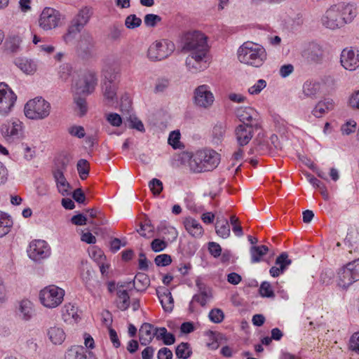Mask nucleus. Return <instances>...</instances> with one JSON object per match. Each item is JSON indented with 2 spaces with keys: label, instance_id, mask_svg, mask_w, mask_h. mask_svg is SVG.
<instances>
[{
  "label": "nucleus",
  "instance_id": "obj_52",
  "mask_svg": "<svg viewBox=\"0 0 359 359\" xmlns=\"http://www.w3.org/2000/svg\"><path fill=\"white\" fill-rule=\"evenodd\" d=\"M168 143L174 149L181 147L180 133L178 130L172 131L168 137Z\"/></svg>",
  "mask_w": 359,
  "mask_h": 359
},
{
  "label": "nucleus",
  "instance_id": "obj_4",
  "mask_svg": "<svg viewBox=\"0 0 359 359\" xmlns=\"http://www.w3.org/2000/svg\"><path fill=\"white\" fill-rule=\"evenodd\" d=\"M237 55L241 62L259 67L264 64L267 55L262 46L252 41H247L239 47Z\"/></svg>",
  "mask_w": 359,
  "mask_h": 359
},
{
  "label": "nucleus",
  "instance_id": "obj_17",
  "mask_svg": "<svg viewBox=\"0 0 359 359\" xmlns=\"http://www.w3.org/2000/svg\"><path fill=\"white\" fill-rule=\"evenodd\" d=\"M302 55L307 61L319 64L324 59L325 52L323 46L313 42L305 48Z\"/></svg>",
  "mask_w": 359,
  "mask_h": 359
},
{
  "label": "nucleus",
  "instance_id": "obj_29",
  "mask_svg": "<svg viewBox=\"0 0 359 359\" xmlns=\"http://www.w3.org/2000/svg\"><path fill=\"white\" fill-rule=\"evenodd\" d=\"M15 65L26 74H34L37 69V65L33 60L28 58H18Z\"/></svg>",
  "mask_w": 359,
  "mask_h": 359
},
{
  "label": "nucleus",
  "instance_id": "obj_38",
  "mask_svg": "<svg viewBox=\"0 0 359 359\" xmlns=\"http://www.w3.org/2000/svg\"><path fill=\"white\" fill-rule=\"evenodd\" d=\"M158 231L165 236V238L170 241H175L178 236L176 229L166 223H161L158 227Z\"/></svg>",
  "mask_w": 359,
  "mask_h": 359
},
{
  "label": "nucleus",
  "instance_id": "obj_46",
  "mask_svg": "<svg viewBox=\"0 0 359 359\" xmlns=\"http://www.w3.org/2000/svg\"><path fill=\"white\" fill-rule=\"evenodd\" d=\"M154 229V228L150 222L145 220L140 224V228L137 229V231L141 236L149 238L153 236Z\"/></svg>",
  "mask_w": 359,
  "mask_h": 359
},
{
  "label": "nucleus",
  "instance_id": "obj_60",
  "mask_svg": "<svg viewBox=\"0 0 359 359\" xmlns=\"http://www.w3.org/2000/svg\"><path fill=\"white\" fill-rule=\"evenodd\" d=\"M21 39L18 36H14L9 39L8 42V48L13 53L18 50Z\"/></svg>",
  "mask_w": 359,
  "mask_h": 359
},
{
  "label": "nucleus",
  "instance_id": "obj_1",
  "mask_svg": "<svg viewBox=\"0 0 359 359\" xmlns=\"http://www.w3.org/2000/svg\"><path fill=\"white\" fill-rule=\"evenodd\" d=\"M183 49L189 53L185 60L189 72L197 74L209 67V48L204 34L198 31L187 33L184 36Z\"/></svg>",
  "mask_w": 359,
  "mask_h": 359
},
{
  "label": "nucleus",
  "instance_id": "obj_23",
  "mask_svg": "<svg viewBox=\"0 0 359 359\" xmlns=\"http://www.w3.org/2000/svg\"><path fill=\"white\" fill-rule=\"evenodd\" d=\"M46 335L54 345L62 344L66 339V333L63 327L57 325L49 327L46 330Z\"/></svg>",
  "mask_w": 359,
  "mask_h": 359
},
{
  "label": "nucleus",
  "instance_id": "obj_34",
  "mask_svg": "<svg viewBox=\"0 0 359 359\" xmlns=\"http://www.w3.org/2000/svg\"><path fill=\"white\" fill-rule=\"evenodd\" d=\"M102 90L103 95L108 103H114L117 100L116 86L115 84L104 82Z\"/></svg>",
  "mask_w": 359,
  "mask_h": 359
},
{
  "label": "nucleus",
  "instance_id": "obj_55",
  "mask_svg": "<svg viewBox=\"0 0 359 359\" xmlns=\"http://www.w3.org/2000/svg\"><path fill=\"white\" fill-rule=\"evenodd\" d=\"M149 187L154 195H158L163 190V183L160 180L154 178L149 182Z\"/></svg>",
  "mask_w": 359,
  "mask_h": 359
},
{
  "label": "nucleus",
  "instance_id": "obj_37",
  "mask_svg": "<svg viewBox=\"0 0 359 359\" xmlns=\"http://www.w3.org/2000/svg\"><path fill=\"white\" fill-rule=\"evenodd\" d=\"M269 251L267 246L264 245L251 247L250 252L251 255V262L257 263L262 260V257Z\"/></svg>",
  "mask_w": 359,
  "mask_h": 359
},
{
  "label": "nucleus",
  "instance_id": "obj_10",
  "mask_svg": "<svg viewBox=\"0 0 359 359\" xmlns=\"http://www.w3.org/2000/svg\"><path fill=\"white\" fill-rule=\"evenodd\" d=\"M175 50V45L168 40L156 41L148 48L147 57L150 60L158 61L168 57Z\"/></svg>",
  "mask_w": 359,
  "mask_h": 359
},
{
  "label": "nucleus",
  "instance_id": "obj_43",
  "mask_svg": "<svg viewBox=\"0 0 359 359\" xmlns=\"http://www.w3.org/2000/svg\"><path fill=\"white\" fill-rule=\"evenodd\" d=\"M81 31V30L80 29L70 23L67 32L62 36L63 41L66 44L72 43Z\"/></svg>",
  "mask_w": 359,
  "mask_h": 359
},
{
  "label": "nucleus",
  "instance_id": "obj_20",
  "mask_svg": "<svg viewBox=\"0 0 359 359\" xmlns=\"http://www.w3.org/2000/svg\"><path fill=\"white\" fill-rule=\"evenodd\" d=\"M334 106L335 103L332 99L325 97L318 102L312 109L311 114L316 118H321L333 110Z\"/></svg>",
  "mask_w": 359,
  "mask_h": 359
},
{
  "label": "nucleus",
  "instance_id": "obj_54",
  "mask_svg": "<svg viewBox=\"0 0 359 359\" xmlns=\"http://www.w3.org/2000/svg\"><path fill=\"white\" fill-rule=\"evenodd\" d=\"M320 278L323 283L329 285L332 283L334 278V273L332 269H327L322 271Z\"/></svg>",
  "mask_w": 359,
  "mask_h": 359
},
{
  "label": "nucleus",
  "instance_id": "obj_3",
  "mask_svg": "<svg viewBox=\"0 0 359 359\" xmlns=\"http://www.w3.org/2000/svg\"><path fill=\"white\" fill-rule=\"evenodd\" d=\"M177 161L181 164L188 163L191 172L199 173L212 170L219 161V154L212 149L198 150L194 154L182 152L179 154Z\"/></svg>",
  "mask_w": 359,
  "mask_h": 359
},
{
  "label": "nucleus",
  "instance_id": "obj_39",
  "mask_svg": "<svg viewBox=\"0 0 359 359\" xmlns=\"http://www.w3.org/2000/svg\"><path fill=\"white\" fill-rule=\"evenodd\" d=\"M13 225L11 217L6 213L0 211V237L6 236Z\"/></svg>",
  "mask_w": 359,
  "mask_h": 359
},
{
  "label": "nucleus",
  "instance_id": "obj_59",
  "mask_svg": "<svg viewBox=\"0 0 359 359\" xmlns=\"http://www.w3.org/2000/svg\"><path fill=\"white\" fill-rule=\"evenodd\" d=\"M166 247L167 243L159 238H155L151 243V248L155 252L163 251Z\"/></svg>",
  "mask_w": 359,
  "mask_h": 359
},
{
  "label": "nucleus",
  "instance_id": "obj_47",
  "mask_svg": "<svg viewBox=\"0 0 359 359\" xmlns=\"http://www.w3.org/2000/svg\"><path fill=\"white\" fill-rule=\"evenodd\" d=\"M77 170L81 180L87 178L89 174L90 165L88 162L85 159H80L77 162Z\"/></svg>",
  "mask_w": 359,
  "mask_h": 359
},
{
  "label": "nucleus",
  "instance_id": "obj_36",
  "mask_svg": "<svg viewBox=\"0 0 359 359\" xmlns=\"http://www.w3.org/2000/svg\"><path fill=\"white\" fill-rule=\"evenodd\" d=\"M116 294L117 307L121 311H126L130 306V297L127 290L118 289Z\"/></svg>",
  "mask_w": 359,
  "mask_h": 359
},
{
  "label": "nucleus",
  "instance_id": "obj_22",
  "mask_svg": "<svg viewBox=\"0 0 359 359\" xmlns=\"http://www.w3.org/2000/svg\"><path fill=\"white\" fill-rule=\"evenodd\" d=\"M291 260L288 259V255L286 252L281 253L276 259V266H272L269 273L272 277H278L280 274L283 273L287 266L290 265Z\"/></svg>",
  "mask_w": 359,
  "mask_h": 359
},
{
  "label": "nucleus",
  "instance_id": "obj_42",
  "mask_svg": "<svg viewBox=\"0 0 359 359\" xmlns=\"http://www.w3.org/2000/svg\"><path fill=\"white\" fill-rule=\"evenodd\" d=\"M345 243H348L349 246L355 251L359 250V231L353 229L348 232Z\"/></svg>",
  "mask_w": 359,
  "mask_h": 359
},
{
  "label": "nucleus",
  "instance_id": "obj_53",
  "mask_svg": "<svg viewBox=\"0 0 359 359\" xmlns=\"http://www.w3.org/2000/svg\"><path fill=\"white\" fill-rule=\"evenodd\" d=\"M266 86V81L264 79H259L256 83L248 88L250 95H258Z\"/></svg>",
  "mask_w": 359,
  "mask_h": 359
},
{
  "label": "nucleus",
  "instance_id": "obj_32",
  "mask_svg": "<svg viewBox=\"0 0 359 359\" xmlns=\"http://www.w3.org/2000/svg\"><path fill=\"white\" fill-rule=\"evenodd\" d=\"M320 89L318 82L306 81L302 86V92L305 97L316 98Z\"/></svg>",
  "mask_w": 359,
  "mask_h": 359
},
{
  "label": "nucleus",
  "instance_id": "obj_33",
  "mask_svg": "<svg viewBox=\"0 0 359 359\" xmlns=\"http://www.w3.org/2000/svg\"><path fill=\"white\" fill-rule=\"evenodd\" d=\"M216 233L222 238H227L230 236V226L226 218H217L215 223Z\"/></svg>",
  "mask_w": 359,
  "mask_h": 359
},
{
  "label": "nucleus",
  "instance_id": "obj_49",
  "mask_svg": "<svg viewBox=\"0 0 359 359\" xmlns=\"http://www.w3.org/2000/svg\"><path fill=\"white\" fill-rule=\"evenodd\" d=\"M208 317L214 323H219L223 321L224 318V313L220 309H212L208 314Z\"/></svg>",
  "mask_w": 359,
  "mask_h": 359
},
{
  "label": "nucleus",
  "instance_id": "obj_27",
  "mask_svg": "<svg viewBox=\"0 0 359 359\" xmlns=\"http://www.w3.org/2000/svg\"><path fill=\"white\" fill-rule=\"evenodd\" d=\"M92 13L90 8H82L72 19L71 23L81 30L89 22Z\"/></svg>",
  "mask_w": 359,
  "mask_h": 359
},
{
  "label": "nucleus",
  "instance_id": "obj_58",
  "mask_svg": "<svg viewBox=\"0 0 359 359\" xmlns=\"http://www.w3.org/2000/svg\"><path fill=\"white\" fill-rule=\"evenodd\" d=\"M356 126L355 121L350 120L341 126V131L343 135H348L355 131Z\"/></svg>",
  "mask_w": 359,
  "mask_h": 359
},
{
  "label": "nucleus",
  "instance_id": "obj_7",
  "mask_svg": "<svg viewBox=\"0 0 359 359\" xmlns=\"http://www.w3.org/2000/svg\"><path fill=\"white\" fill-rule=\"evenodd\" d=\"M65 294V292L63 289L55 285H50L40 291V302L46 308L55 309L62 303Z\"/></svg>",
  "mask_w": 359,
  "mask_h": 359
},
{
  "label": "nucleus",
  "instance_id": "obj_57",
  "mask_svg": "<svg viewBox=\"0 0 359 359\" xmlns=\"http://www.w3.org/2000/svg\"><path fill=\"white\" fill-rule=\"evenodd\" d=\"M161 21V18L156 14H147L144 18V22L147 27H155L156 24Z\"/></svg>",
  "mask_w": 359,
  "mask_h": 359
},
{
  "label": "nucleus",
  "instance_id": "obj_13",
  "mask_svg": "<svg viewBox=\"0 0 359 359\" xmlns=\"http://www.w3.org/2000/svg\"><path fill=\"white\" fill-rule=\"evenodd\" d=\"M194 103L199 107L207 109L214 102L215 97L208 85L198 86L194 90Z\"/></svg>",
  "mask_w": 359,
  "mask_h": 359
},
{
  "label": "nucleus",
  "instance_id": "obj_31",
  "mask_svg": "<svg viewBox=\"0 0 359 359\" xmlns=\"http://www.w3.org/2000/svg\"><path fill=\"white\" fill-rule=\"evenodd\" d=\"M53 176L59 192L64 196L67 195L69 194V184L66 180L63 172L57 169L54 171Z\"/></svg>",
  "mask_w": 359,
  "mask_h": 359
},
{
  "label": "nucleus",
  "instance_id": "obj_26",
  "mask_svg": "<svg viewBox=\"0 0 359 359\" xmlns=\"http://www.w3.org/2000/svg\"><path fill=\"white\" fill-rule=\"evenodd\" d=\"M156 294L163 310L166 312L172 311L174 307V300L168 289H158L156 290Z\"/></svg>",
  "mask_w": 359,
  "mask_h": 359
},
{
  "label": "nucleus",
  "instance_id": "obj_8",
  "mask_svg": "<svg viewBox=\"0 0 359 359\" xmlns=\"http://www.w3.org/2000/svg\"><path fill=\"white\" fill-rule=\"evenodd\" d=\"M0 133L7 142H16L23 137V123L16 118L8 120L0 126Z\"/></svg>",
  "mask_w": 359,
  "mask_h": 359
},
{
  "label": "nucleus",
  "instance_id": "obj_63",
  "mask_svg": "<svg viewBox=\"0 0 359 359\" xmlns=\"http://www.w3.org/2000/svg\"><path fill=\"white\" fill-rule=\"evenodd\" d=\"M350 348L352 351L359 353V332L353 334L350 339Z\"/></svg>",
  "mask_w": 359,
  "mask_h": 359
},
{
  "label": "nucleus",
  "instance_id": "obj_48",
  "mask_svg": "<svg viewBox=\"0 0 359 359\" xmlns=\"http://www.w3.org/2000/svg\"><path fill=\"white\" fill-rule=\"evenodd\" d=\"M142 24V20L135 14L129 15L125 20V25L128 29H133L139 27Z\"/></svg>",
  "mask_w": 359,
  "mask_h": 359
},
{
  "label": "nucleus",
  "instance_id": "obj_41",
  "mask_svg": "<svg viewBox=\"0 0 359 359\" xmlns=\"http://www.w3.org/2000/svg\"><path fill=\"white\" fill-rule=\"evenodd\" d=\"M157 339H161L165 345H172L175 341V336L168 332L165 327H159L157 329Z\"/></svg>",
  "mask_w": 359,
  "mask_h": 359
},
{
  "label": "nucleus",
  "instance_id": "obj_11",
  "mask_svg": "<svg viewBox=\"0 0 359 359\" xmlns=\"http://www.w3.org/2000/svg\"><path fill=\"white\" fill-rule=\"evenodd\" d=\"M17 100V95L4 82H0V115H8Z\"/></svg>",
  "mask_w": 359,
  "mask_h": 359
},
{
  "label": "nucleus",
  "instance_id": "obj_18",
  "mask_svg": "<svg viewBox=\"0 0 359 359\" xmlns=\"http://www.w3.org/2000/svg\"><path fill=\"white\" fill-rule=\"evenodd\" d=\"M236 114L239 120L243 123H257L261 128V123L259 119V114L256 110L249 107H241L236 109Z\"/></svg>",
  "mask_w": 359,
  "mask_h": 359
},
{
  "label": "nucleus",
  "instance_id": "obj_28",
  "mask_svg": "<svg viewBox=\"0 0 359 359\" xmlns=\"http://www.w3.org/2000/svg\"><path fill=\"white\" fill-rule=\"evenodd\" d=\"M77 311L78 309L74 305L70 303L66 304L62 309L63 320L69 324L77 323L80 318Z\"/></svg>",
  "mask_w": 359,
  "mask_h": 359
},
{
  "label": "nucleus",
  "instance_id": "obj_15",
  "mask_svg": "<svg viewBox=\"0 0 359 359\" xmlns=\"http://www.w3.org/2000/svg\"><path fill=\"white\" fill-rule=\"evenodd\" d=\"M342 67L348 71H354L359 67V50L353 47L343 49L340 55Z\"/></svg>",
  "mask_w": 359,
  "mask_h": 359
},
{
  "label": "nucleus",
  "instance_id": "obj_40",
  "mask_svg": "<svg viewBox=\"0 0 359 359\" xmlns=\"http://www.w3.org/2000/svg\"><path fill=\"white\" fill-rule=\"evenodd\" d=\"M226 131V123L225 122H217L212 128V138L216 142H220L224 137Z\"/></svg>",
  "mask_w": 359,
  "mask_h": 359
},
{
  "label": "nucleus",
  "instance_id": "obj_44",
  "mask_svg": "<svg viewBox=\"0 0 359 359\" xmlns=\"http://www.w3.org/2000/svg\"><path fill=\"white\" fill-rule=\"evenodd\" d=\"M134 284L138 290H145L150 284V280L145 273H138L135 277Z\"/></svg>",
  "mask_w": 359,
  "mask_h": 359
},
{
  "label": "nucleus",
  "instance_id": "obj_62",
  "mask_svg": "<svg viewBox=\"0 0 359 359\" xmlns=\"http://www.w3.org/2000/svg\"><path fill=\"white\" fill-rule=\"evenodd\" d=\"M107 120L108 122L113 126H120L122 123V118L116 113H111L109 114L107 116Z\"/></svg>",
  "mask_w": 359,
  "mask_h": 359
},
{
  "label": "nucleus",
  "instance_id": "obj_45",
  "mask_svg": "<svg viewBox=\"0 0 359 359\" xmlns=\"http://www.w3.org/2000/svg\"><path fill=\"white\" fill-rule=\"evenodd\" d=\"M191 349L188 343L182 342L175 350L176 356L182 359H187L191 354Z\"/></svg>",
  "mask_w": 359,
  "mask_h": 359
},
{
  "label": "nucleus",
  "instance_id": "obj_9",
  "mask_svg": "<svg viewBox=\"0 0 359 359\" xmlns=\"http://www.w3.org/2000/svg\"><path fill=\"white\" fill-rule=\"evenodd\" d=\"M62 21V15L55 8L46 7L39 18V26L44 31H50L58 27Z\"/></svg>",
  "mask_w": 359,
  "mask_h": 359
},
{
  "label": "nucleus",
  "instance_id": "obj_51",
  "mask_svg": "<svg viewBox=\"0 0 359 359\" xmlns=\"http://www.w3.org/2000/svg\"><path fill=\"white\" fill-rule=\"evenodd\" d=\"M259 293L263 297L272 298L275 296L271 284L266 281H264L261 284L259 287Z\"/></svg>",
  "mask_w": 359,
  "mask_h": 359
},
{
  "label": "nucleus",
  "instance_id": "obj_19",
  "mask_svg": "<svg viewBox=\"0 0 359 359\" xmlns=\"http://www.w3.org/2000/svg\"><path fill=\"white\" fill-rule=\"evenodd\" d=\"M158 328L148 323H143L139 330V340L141 345H148L154 337L157 339V329Z\"/></svg>",
  "mask_w": 359,
  "mask_h": 359
},
{
  "label": "nucleus",
  "instance_id": "obj_35",
  "mask_svg": "<svg viewBox=\"0 0 359 359\" xmlns=\"http://www.w3.org/2000/svg\"><path fill=\"white\" fill-rule=\"evenodd\" d=\"M65 359H87L86 350L83 346H72L67 351Z\"/></svg>",
  "mask_w": 359,
  "mask_h": 359
},
{
  "label": "nucleus",
  "instance_id": "obj_6",
  "mask_svg": "<svg viewBox=\"0 0 359 359\" xmlns=\"http://www.w3.org/2000/svg\"><path fill=\"white\" fill-rule=\"evenodd\" d=\"M50 112V103L41 97L29 100L25 106V115L29 119H43Z\"/></svg>",
  "mask_w": 359,
  "mask_h": 359
},
{
  "label": "nucleus",
  "instance_id": "obj_5",
  "mask_svg": "<svg viewBox=\"0 0 359 359\" xmlns=\"http://www.w3.org/2000/svg\"><path fill=\"white\" fill-rule=\"evenodd\" d=\"M359 280V259L351 262L337 271L336 281L341 288H347L355 282Z\"/></svg>",
  "mask_w": 359,
  "mask_h": 359
},
{
  "label": "nucleus",
  "instance_id": "obj_14",
  "mask_svg": "<svg viewBox=\"0 0 359 359\" xmlns=\"http://www.w3.org/2000/svg\"><path fill=\"white\" fill-rule=\"evenodd\" d=\"M27 253L30 259L39 261L50 256V248L45 241L35 240L30 243Z\"/></svg>",
  "mask_w": 359,
  "mask_h": 359
},
{
  "label": "nucleus",
  "instance_id": "obj_21",
  "mask_svg": "<svg viewBox=\"0 0 359 359\" xmlns=\"http://www.w3.org/2000/svg\"><path fill=\"white\" fill-rule=\"evenodd\" d=\"M212 298V292L209 288L205 287H199V292L194 295L189 303V309L191 312L195 311L194 303H198L201 306H205Z\"/></svg>",
  "mask_w": 359,
  "mask_h": 359
},
{
  "label": "nucleus",
  "instance_id": "obj_50",
  "mask_svg": "<svg viewBox=\"0 0 359 359\" xmlns=\"http://www.w3.org/2000/svg\"><path fill=\"white\" fill-rule=\"evenodd\" d=\"M230 223L232 226V231L234 234L238 237L242 236L243 235V228L241 226L239 219L235 215H231L230 217Z\"/></svg>",
  "mask_w": 359,
  "mask_h": 359
},
{
  "label": "nucleus",
  "instance_id": "obj_12",
  "mask_svg": "<svg viewBox=\"0 0 359 359\" xmlns=\"http://www.w3.org/2000/svg\"><path fill=\"white\" fill-rule=\"evenodd\" d=\"M260 128L257 123L238 125L235 129V136L238 144L241 147L248 144L252 138L254 132Z\"/></svg>",
  "mask_w": 359,
  "mask_h": 359
},
{
  "label": "nucleus",
  "instance_id": "obj_30",
  "mask_svg": "<svg viewBox=\"0 0 359 359\" xmlns=\"http://www.w3.org/2000/svg\"><path fill=\"white\" fill-rule=\"evenodd\" d=\"M94 41L92 35L88 32H83L76 44L77 51L81 53L88 52L93 46Z\"/></svg>",
  "mask_w": 359,
  "mask_h": 359
},
{
  "label": "nucleus",
  "instance_id": "obj_16",
  "mask_svg": "<svg viewBox=\"0 0 359 359\" xmlns=\"http://www.w3.org/2000/svg\"><path fill=\"white\" fill-rule=\"evenodd\" d=\"M97 84V79L93 72L88 71L76 83V90L77 93L90 94L93 92Z\"/></svg>",
  "mask_w": 359,
  "mask_h": 359
},
{
  "label": "nucleus",
  "instance_id": "obj_64",
  "mask_svg": "<svg viewBox=\"0 0 359 359\" xmlns=\"http://www.w3.org/2000/svg\"><path fill=\"white\" fill-rule=\"evenodd\" d=\"M348 104L351 108L359 110V90L351 95L348 100Z\"/></svg>",
  "mask_w": 359,
  "mask_h": 359
},
{
  "label": "nucleus",
  "instance_id": "obj_2",
  "mask_svg": "<svg viewBox=\"0 0 359 359\" xmlns=\"http://www.w3.org/2000/svg\"><path fill=\"white\" fill-rule=\"evenodd\" d=\"M357 14L355 3L339 2L332 5L325 11L321 16L320 22L325 28L334 31L352 22Z\"/></svg>",
  "mask_w": 359,
  "mask_h": 359
},
{
  "label": "nucleus",
  "instance_id": "obj_24",
  "mask_svg": "<svg viewBox=\"0 0 359 359\" xmlns=\"http://www.w3.org/2000/svg\"><path fill=\"white\" fill-rule=\"evenodd\" d=\"M186 231L193 237L199 238L203 234V228L196 219L188 217L183 221Z\"/></svg>",
  "mask_w": 359,
  "mask_h": 359
},
{
  "label": "nucleus",
  "instance_id": "obj_25",
  "mask_svg": "<svg viewBox=\"0 0 359 359\" xmlns=\"http://www.w3.org/2000/svg\"><path fill=\"white\" fill-rule=\"evenodd\" d=\"M34 312V304L28 299H23L19 302L16 310L18 317L25 321L29 320Z\"/></svg>",
  "mask_w": 359,
  "mask_h": 359
},
{
  "label": "nucleus",
  "instance_id": "obj_61",
  "mask_svg": "<svg viewBox=\"0 0 359 359\" xmlns=\"http://www.w3.org/2000/svg\"><path fill=\"white\" fill-rule=\"evenodd\" d=\"M68 131L71 135L78 138H82L86 135L83 127L80 126H71L69 128Z\"/></svg>",
  "mask_w": 359,
  "mask_h": 359
},
{
  "label": "nucleus",
  "instance_id": "obj_56",
  "mask_svg": "<svg viewBox=\"0 0 359 359\" xmlns=\"http://www.w3.org/2000/svg\"><path fill=\"white\" fill-rule=\"evenodd\" d=\"M154 262L158 266H166L171 264L172 259L169 255L161 254L156 257Z\"/></svg>",
  "mask_w": 359,
  "mask_h": 359
}]
</instances>
